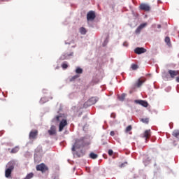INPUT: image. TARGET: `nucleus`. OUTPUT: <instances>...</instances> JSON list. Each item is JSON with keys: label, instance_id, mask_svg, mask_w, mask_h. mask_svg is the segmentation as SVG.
I'll list each match as a JSON object with an SVG mask.
<instances>
[{"label": "nucleus", "instance_id": "f257e3e1", "mask_svg": "<svg viewBox=\"0 0 179 179\" xmlns=\"http://www.w3.org/2000/svg\"><path fill=\"white\" fill-rule=\"evenodd\" d=\"M53 121H60L59 124V132H62L64 131V128L68 126V120H66V118H65L64 115L62 113L56 115L53 118Z\"/></svg>", "mask_w": 179, "mask_h": 179}, {"label": "nucleus", "instance_id": "f03ea898", "mask_svg": "<svg viewBox=\"0 0 179 179\" xmlns=\"http://www.w3.org/2000/svg\"><path fill=\"white\" fill-rule=\"evenodd\" d=\"M83 146H85V140L83 138H76L71 150L72 152H75L76 149H80V148H83Z\"/></svg>", "mask_w": 179, "mask_h": 179}, {"label": "nucleus", "instance_id": "7ed1b4c3", "mask_svg": "<svg viewBox=\"0 0 179 179\" xmlns=\"http://www.w3.org/2000/svg\"><path fill=\"white\" fill-rule=\"evenodd\" d=\"M36 171H41V173H44L46 171H48V166H47L44 163H41L36 166Z\"/></svg>", "mask_w": 179, "mask_h": 179}, {"label": "nucleus", "instance_id": "20e7f679", "mask_svg": "<svg viewBox=\"0 0 179 179\" xmlns=\"http://www.w3.org/2000/svg\"><path fill=\"white\" fill-rule=\"evenodd\" d=\"M94 19H96V13L93 10L88 12L87 14V20L88 22H93Z\"/></svg>", "mask_w": 179, "mask_h": 179}, {"label": "nucleus", "instance_id": "39448f33", "mask_svg": "<svg viewBox=\"0 0 179 179\" xmlns=\"http://www.w3.org/2000/svg\"><path fill=\"white\" fill-rule=\"evenodd\" d=\"M38 136V130H32L29 133V138L31 141H34L37 139V136Z\"/></svg>", "mask_w": 179, "mask_h": 179}, {"label": "nucleus", "instance_id": "423d86ee", "mask_svg": "<svg viewBox=\"0 0 179 179\" xmlns=\"http://www.w3.org/2000/svg\"><path fill=\"white\" fill-rule=\"evenodd\" d=\"M168 73L172 79H174V78H176V76H178V75H179L178 70H169Z\"/></svg>", "mask_w": 179, "mask_h": 179}, {"label": "nucleus", "instance_id": "0eeeda50", "mask_svg": "<svg viewBox=\"0 0 179 179\" xmlns=\"http://www.w3.org/2000/svg\"><path fill=\"white\" fill-rule=\"evenodd\" d=\"M49 135H50V136H52L54 135H57V127L54 125H52L50 127V129H49L48 131Z\"/></svg>", "mask_w": 179, "mask_h": 179}, {"label": "nucleus", "instance_id": "6e6552de", "mask_svg": "<svg viewBox=\"0 0 179 179\" xmlns=\"http://www.w3.org/2000/svg\"><path fill=\"white\" fill-rule=\"evenodd\" d=\"M140 9L141 10H145V12H149L150 10V6L146 3H141L140 5Z\"/></svg>", "mask_w": 179, "mask_h": 179}, {"label": "nucleus", "instance_id": "1a4fd4ad", "mask_svg": "<svg viewBox=\"0 0 179 179\" xmlns=\"http://www.w3.org/2000/svg\"><path fill=\"white\" fill-rule=\"evenodd\" d=\"M145 26H148V23H146V22L140 24V26H138V28L135 31L136 34H139V33H141V31H142V29H145Z\"/></svg>", "mask_w": 179, "mask_h": 179}, {"label": "nucleus", "instance_id": "9d476101", "mask_svg": "<svg viewBox=\"0 0 179 179\" xmlns=\"http://www.w3.org/2000/svg\"><path fill=\"white\" fill-rule=\"evenodd\" d=\"M134 103H136V104H139L140 106H143V107H148V106H149V103H148L146 101H143V100H135Z\"/></svg>", "mask_w": 179, "mask_h": 179}, {"label": "nucleus", "instance_id": "9b49d317", "mask_svg": "<svg viewBox=\"0 0 179 179\" xmlns=\"http://www.w3.org/2000/svg\"><path fill=\"white\" fill-rule=\"evenodd\" d=\"M150 129L145 130V132L143 134L142 138H145V142H148V139L151 136Z\"/></svg>", "mask_w": 179, "mask_h": 179}, {"label": "nucleus", "instance_id": "f8f14e48", "mask_svg": "<svg viewBox=\"0 0 179 179\" xmlns=\"http://www.w3.org/2000/svg\"><path fill=\"white\" fill-rule=\"evenodd\" d=\"M7 167L8 170H11V171H13V170L15 169V161H10L7 164Z\"/></svg>", "mask_w": 179, "mask_h": 179}, {"label": "nucleus", "instance_id": "ddd939ff", "mask_svg": "<svg viewBox=\"0 0 179 179\" xmlns=\"http://www.w3.org/2000/svg\"><path fill=\"white\" fill-rule=\"evenodd\" d=\"M134 52L136 54H143V53L146 52V49H145L143 48H136L134 50Z\"/></svg>", "mask_w": 179, "mask_h": 179}, {"label": "nucleus", "instance_id": "4468645a", "mask_svg": "<svg viewBox=\"0 0 179 179\" xmlns=\"http://www.w3.org/2000/svg\"><path fill=\"white\" fill-rule=\"evenodd\" d=\"M97 98L96 97H92L91 99H90L87 103H88L89 106H92L93 104H96V103H97Z\"/></svg>", "mask_w": 179, "mask_h": 179}, {"label": "nucleus", "instance_id": "2eb2a0df", "mask_svg": "<svg viewBox=\"0 0 179 179\" xmlns=\"http://www.w3.org/2000/svg\"><path fill=\"white\" fill-rule=\"evenodd\" d=\"M145 82H146V79L145 78L138 79V82L136 83L137 87H141V85H143V83H145Z\"/></svg>", "mask_w": 179, "mask_h": 179}, {"label": "nucleus", "instance_id": "dca6fc26", "mask_svg": "<svg viewBox=\"0 0 179 179\" xmlns=\"http://www.w3.org/2000/svg\"><path fill=\"white\" fill-rule=\"evenodd\" d=\"M12 171L10 169H6L5 171V176L6 177V178H9V177H10V176H12Z\"/></svg>", "mask_w": 179, "mask_h": 179}, {"label": "nucleus", "instance_id": "f3484780", "mask_svg": "<svg viewBox=\"0 0 179 179\" xmlns=\"http://www.w3.org/2000/svg\"><path fill=\"white\" fill-rule=\"evenodd\" d=\"M173 136L179 139V130H174L172 133Z\"/></svg>", "mask_w": 179, "mask_h": 179}, {"label": "nucleus", "instance_id": "a211bd4d", "mask_svg": "<svg viewBox=\"0 0 179 179\" xmlns=\"http://www.w3.org/2000/svg\"><path fill=\"white\" fill-rule=\"evenodd\" d=\"M33 177H34V173H33V172H31L29 173H28L26 177L23 179H31L33 178Z\"/></svg>", "mask_w": 179, "mask_h": 179}, {"label": "nucleus", "instance_id": "6ab92c4d", "mask_svg": "<svg viewBox=\"0 0 179 179\" xmlns=\"http://www.w3.org/2000/svg\"><path fill=\"white\" fill-rule=\"evenodd\" d=\"M19 146H15L14 148H13L10 151V153H17L19 152Z\"/></svg>", "mask_w": 179, "mask_h": 179}, {"label": "nucleus", "instance_id": "aec40b11", "mask_svg": "<svg viewBox=\"0 0 179 179\" xmlns=\"http://www.w3.org/2000/svg\"><path fill=\"white\" fill-rule=\"evenodd\" d=\"M90 159H97V157H99V155H97V154H95L94 152H91L90 154Z\"/></svg>", "mask_w": 179, "mask_h": 179}, {"label": "nucleus", "instance_id": "412c9836", "mask_svg": "<svg viewBox=\"0 0 179 179\" xmlns=\"http://www.w3.org/2000/svg\"><path fill=\"white\" fill-rule=\"evenodd\" d=\"M165 43H166L167 45H171V42L170 41V37L166 36L165 38Z\"/></svg>", "mask_w": 179, "mask_h": 179}, {"label": "nucleus", "instance_id": "4be33fe9", "mask_svg": "<svg viewBox=\"0 0 179 179\" xmlns=\"http://www.w3.org/2000/svg\"><path fill=\"white\" fill-rule=\"evenodd\" d=\"M138 68H139V66H138V64H131V69L133 71H136Z\"/></svg>", "mask_w": 179, "mask_h": 179}, {"label": "nucleus", "instance_id": "5701e85b", "mask_svg": "<svg viewBox=\"0 0 179 179\" xmlns=\"http://www.w3.org/2000/svg\"><path fill=\"white\" fill-rule=\"evenodd\" d=\"M80 32L81 34H86V29H85L84 27H81L80 29Z\"/></svg>", "mask_w": 179, "mask_h": 179}, {"label": "nucleus", "instance_id": "b1692460", "mask_svg": "<svg viewBox=\"0 0 179 179\" xmlns=\"http://www.w3.org/2000/svg\"><path fill=\"white\" fill-rule=\"evenodd\" d=\"M76 73H83V69L80 68H77L76 70Z\"/></svg>", "mask_w": 179, "mask_h": 179}, {"label": "nucleus", "instance_id": "393cba45", "mask_svg": "<svg viewBox=\"0 0 179 179\" xmlns=\"http://www.w3.org/2000/svg\"><path fill=\"white\" fill-rule=\"evenodd\" d=\"M119 100H120V101H124V100H125V94H122L119 96Z\"/></svg>", "mask_w": 179, "mask_h": 179}, {"label": "nucleus", "instance_id": "a878e982", "mask_svg": "<svg viewBox=\"0 0 179 179\" xmlns=\"http://www.w3.org/2000/svg\"><path fill=\"white\" fill-rule=\"evenodd\" d=\"M141 121L144 122V124H149V118L141 119Z\"/></svg>", "mask_w": 179, "mask_h": 179}, {"label": "nucleus", "instance_id": "bb28decb", "mask_svg": "<svg viewBox=\"0 0 179 179\" xmlns=\"http://www.w3.org/2000/svg\"><path fill=\"white\" fill-rule=\"evenodd\" d=\"M36 152L37 153L40 152H43V148L41 146H38L37 147V148L36 149Z\"/></svg>", "mask_w": 179, "mask_h": 179}, {"label": "nucleus", "instance_id": "cd10ccee", "mask_svg": "<svg viewBox=\"0 0 179 179\" xmlns=\"http://www.w3.org/2000/svg\"><path fill=\"white\" fill-rule=\"evenodd\" d=\"M72 55H73V52H71L70 54L66 53L64 55V57H66V58H64L63 59H66L67 57H72Z\"/></svg>", "mask_w": 179, "mask_h": 179}, {"label": "nucleus", "instance_id": "c85d7f7f", "mask_svg": "<svg viewBox=\"0 0 179 179\" xmlns=\"http://www.w3.org/2000/svg\"><path fill=\"white\" fill-rule=\"evenodd\" d=\"M130 131H132V126L129 125V126L126 128V132H129Z\"/></svg>", "mask_w": 179, "mask_h": 179}, {"label": "nucleus", "instance_id": "c756f323", "mask_svg": "<svg viewBox=\"0 0 179 179\" xmlns=\"http://www.w3.org/2000/svg\"><path fill=\"white\" fill-rule=\"evenodd\" d=\"M108 43V38H106L103 43V47H106Z\"/></svg>", "mask_w": 179, "mask_h": 179}, {"label": "nucleus", "instance_id": "7c9ffc66", "mask_svg": "<svg viewBox=\"0 0 179 179\" xmlns=\"http://www.w3.org/2000/svg\"><path fill=\"white\" fill-rule=\"evenodd\" d=\"M78 78H79V76H78V75H76V76H73V77L71 78L70 81H71V82H73V80H75L76 79H78Z\"/></svg>", "mask_w": 179, "mask_h": 179}, {"label": "nucleus", "instance_id": "2f4dec72", "mask_svg": "<svg viewBox=\"0 0 179 179\" xmlns=\"http://www.w3.org/2000/svg\"><path fill=\"white\" fill-rule=\"evenodd\" d=\"M62 68L63 69H68V64H66V63H63L62 65Z\"/></svg>", "mask_w": 179, "mask_h": 179}, {"label": "nucleus", "instance_id": "473e14b6", "mask_svg": "<svg viewBox=\"0 0 179 179\" xmlns=\"http://www.w3.org/2000/svg\"><path fill=\"white\" fill-rule=\"evenodd\" d=\"M108 153L109 156H113V153H114V152L113 151V150H109Z\"/></svg>", "mask_w": 179, "mask_h": 179}, {"label": "nucleus", "instance_id": "72a5a7b5", "mask_svg": "<svg viewBox=\"0 0 179 179\" xmlns=\"http://www.w3.org/2000/svg\"><path fill=\"white\" fill-rule=\"evenodd\" d=\"M125 164H127V163L125 162V163H123V164H120V167L121 169H122V167H125Z\"/></svg>", "mask_w": 179, "mask_h": 179}, {"label": "nucleus", "instance_id": "f704fd0d", "mask_svg": "<svg viewBox=\"0 0 179 179\" xmlns=\"http://www.w3.org/2000/svg\"><path fill=\"white\" fill-rule=\"evenodd\" d=\"M110 136H114V135H115V133L114 132V131H110Z\"/></svg>", "mask_w": 179, "mask_h": 179}, {"label": "nucleus", "instance_id": "c9c22d12", "mask_svg": "<svg viewBox=\"0 0 179 179\" xmlns=\"http://www.w3.org/2000/svg\"><path fill=\"white\" fill-rule=\"evenodd\" d=\"M123 45H124V47H128V43L124 42V43H123Z\"/></svg>", "mask_w": 179, "mask_h": 179}, {"label": "nucleus", "instance_id": "e433bc0d", "mask_svg": "<svg viewBox=\"0 0 179 179\" xmlns=\"http://www.w3.org/2000/svg\"><path fill=\"white\" fill-rule=\"evenodd\" d=\"M157 27H158V29H160V27H162V26H161L160 24H159V25L157 26Z\"/></svg>", "mask_w": 179, "mask_h": 179}]
</instances>
